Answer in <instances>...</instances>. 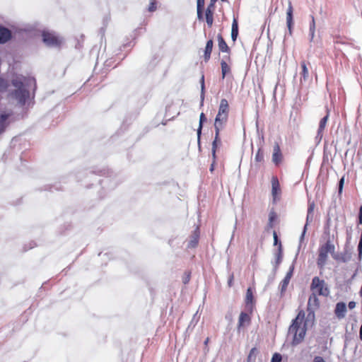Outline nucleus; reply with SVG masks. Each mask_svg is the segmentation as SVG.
<instances>
[{
	"label": "nucleus",
	"instance_id": "nucleus-1",
	"mask_svg": "<svg viewBox=\"0 0 362 362\" xmlns=\"http://www.w3.org/2000/svg\"><path fill=\"white\" fill-rule=\"evenodd\" d=\"M315 320V313L310 312L305 317V313L303 310H300L296 317L292 321L289 327V333L293 334L291 344L296 346L301 343L306 334L307 329L309 325H313Z\"/></svg>",
	"mask_w": 362,
	"mask_h": 362
},
{
	"label": "nucleus",
	"instance_id": "nucleus-2",
	"mask_svg": "<svg viewBox=\"0 0 362 362\" xmlns=\"http://www.w3.org/2000/svg\"><path fill=\"white\" fill-rule=\"evenodd\" d=\"M12 84L16 88L11 93L12 97L17 100L20 105L23 106L30 95L29 91L25 89V87H31L32 86L35 87V79L31 76L19 75L12 80Z\"/></svg>",
	"mask_w": 362,
	"mask_h": 362
},
{
	"label": "nucleus",
	"instance_id": "nucleus-3",
	"mask_svg": "<svg viewBox=\"0 0 362 362\" xmlns=\"http://www.w3.org/2000/svg\"><path fill=\"white\" fill-rule=\"evenodd\" d=\"M310 291L312 293L325 298L329 296L330 293L327 284L325 280L320 279L318 276L313 278L310 284Z\"/></svg>",
	"mask_w": 362,
	"mask_h": 362
},
{
	"label": "nucleus",
	"instance_id": "nucleus-4",
	"mask_svg": "<svg viewBox=\"0 0 362 362\" xmlns=\"http://www.w3.org/2000/svg\"><path fill=\"white\" fill-rule=\"evenodd\" d=\"M41 36L47 47L59 48L63 43V38L54 31L42 30Z\"/></svg>",
	"mask_w": 362,
	"mask_h": 362
},
{
	"label": "nucleus",
	"instance_id": "nucleus-5",
	"mask_svg": "<svg viewBox=\"0 0 362 362\" xmlns=\"http://www.w3.org/2000/svg\"><path fill=\"white\" fill-rule=\"evenodd\" d=\"M334 245L330 240H327L324 245L320 247L317 264L320 269H322L325 265L328 258V254L334 253Z\"/></svg>",
	"mask_w": 362,
	"mask_h": 362
},
{
	"label": "nucleus",
	"instance_id": "nucleus-6",
	"mask_svg": "<svg viewBox=\"0 0 362 362\" xmlns=\"http://www.w3.org/2000/svg\"><path fill=\"white\" fill-rule=\"evenodd\" d=\"M318 295L315 294L314 293H311L308 298V308L307 310L308 311V313L310 312H313L314 310L319 308L320 305V302L318 298Z\"/></svg>",
	"mask_w": 362,
	"mask_h": 362
},
{
	"label": "nucleus",
	"instance_id": "nucleus-7",
	"mask_svg": "<svg viewBox=\"0 0 362 362\" xmlns=\"http://www.w3.org/2000/svg\"><path fill=\"white\" fill-rule=\"evenodd\" d=\"M283 161V154L281 153L279 144L276 142L273 148L272 162L275 165L279 166Z\"/></svg>",
	"mask_w": 362,
	"mask_h": 362
},
{
	"label": "nucleus",
	"instance_id": "nucleus-8",
	"mask_svg": "<svg viewBox=\"0 0 362 362\" xmlns=\"http://www.w3.org/2000/svg\"><path fill=\"white\" fill-rule=\"evenodd\" d=\"M272 182V194L274 201H275L277 197L281 194V190L280 187V184L279 182V179L276 176H273L271 180Z\"/></svg>",
	"mask_w": 362,
	"mask_h": 362
},
{
	"label": "nucleus",
	"instance_id": "nucleus-9",
	"mask_svg": "<svg viewBox=\"0 0 362 362\" xmlns=\"http://www.w3.org/2000/svg\"><path fill=\"white\" fill-rule=\"evenodd\" d=\"M245 305L250 314H252L255 307V299L252 289L250 287L247 289L245 296Z\"/></svg>",
	"mask_w": 362,
	"mask_h": 362
},
{
	"label": "nucleus",
	"instance_id": "nucleus-10",
	"mask_svg": "<svg viewBox=\"0 0 362 362\" xmlns=\"http://www.w3.org/2000/svg\"><path fill=\"white\" fill-rule=\"evenodd\" d=\"M221 129H219L218 127L215 128V138H214V141L212 142V149H211L212 158H214V159L216 158V153L218 146L221 144V139L219 137Z\"/></svg>",
	"mask_w": 362,
	"mask_h": 362
},
{
	"label": "nucleus",
	"instance_id": "nucleus-11",
	"mask_svg": "<svg viewBox=\"0 0 362 362\" xmlns=\"http://www.w3.org/2000/svg\"><path fill=\"white\" fill-rule=\"evenodd\" d=\"M199 228L197 226L196 229L193 231L190 236V240L188 243L187 247L189 248H194L198 245L199 240Z\"/></svg>",
	"mask_w": 362,
	"mask_h": 362
},
{
	"label": "nucleus",
	"instance_id": "nucleus-12",
	"mask_svg": "<svg viewBox=\"0 0 362 362\" xmlns=\"http://www.w3.org/2000/svg\"><path fill=\"white\" fill-rule=\"evenodd\" d=\"M250 322L251 317L250 314L242 312L238 319V329L240 330L241 327L249 325Z\"/></svg>",
	"mask_w": 362,
	"mask_h": 362
},
{
	"label": "nucleus",
	"instance_id": "nucleus-13",
	"mask_svg": "<svg viewBox=\"0 0 362 362\" xmlns=\"http://www.w3.org/2000/svg\"><path fill=\"white\" fill-rule=\"evenodd\" d=\"M11 31L4 27L0 26V44H4L11 39Z\"/></svg>",
	"mask_w": 362,
	"mask_h": 362
},
{
	"label": "nucleus",
	"instance_id": "nucleus-14",
	"mask_svg": "<svg viewBox=\"0 0 362 362\" xmlns=\"http://www.w3.org/2000/svg\"><path fill=\"white\" fill-rule=\"evenodd\" d=\"M293 8L291 1H288V6L287 12H286V23H287V26H288L290 34H291V33H292V26L293 24Z\"/></svg>",
	"mask_w": 362,
	"mask_h": 362
},
{
	"label": "nucleus",
	"instance_id": "nucleus-15",
	"mask_svg": "<svg viewBox=\"0 0 362 362\" xmlns=\"http://www.w3.org/2000/svg\"><path fill=\"white\" fill-rule=\"evenodd\" d=\"M346 312V305L344 302H339L336 304L334 309V314L339 319H342L345 317Z\"/></svg>",
	"mask_w": 362,
	"mask_h": 362
},
{
	"label": "nucleus",
	"instance_id": "nucleus-16",
	"mask_svg": "<svg viewBox=\"0 0 362 362\" xmlns=\"http://www.w3.org/2000/svg\"><path fill=\"white\" fill-rule=\"evenodd\" d=\"M228 119V115L226 114L218 113L216 115L214 122V128L222 129L223 124H225Z\"/></svg>",
	"mask_w": 362,
	"mask_h": 362
},
{
	"label": "nucleus",
	"instance_id": "nucleus-17",
	"mask_svg": "<svg viewBox=\"0 0 362 362\" xmlns=\"http://www.w3.org/2000/svg\"><path fill=\"white\" fill-rule=\"evenodd\" d=\"M217 40L220 52L230 53V49L221 33L217 35Z\"/></svg>",
	"mask_w": 362,
	"mask_h": 362
},
{
	"label": "nucleus",
	"instance_id": "nucleus-18",
	"mask_svg": "<svg viewBox=\"0 0 362 362\" xmlns=\"http://www.w3.org/2000/svg\"><path fill=\"white\" fill-rule=\"evenodd\" d=\"M213 47L214 41L212 39H210L206 42V47L204 49V57L205 62H208L210 59Z\"/></svg>",
	"mask_w": 362,
	"mask_h": 362
},
{
	"label": "nucleus",
	"instance_id": "nucleus-19",
	"mask_svg": "<svg viewBox=\"0 0 362 362\" xmlns=\"http://www.w3.org/2000/svg\"><path fill=\"white\" fill-rule=\"evenodd\" d=\"M229 110L230 107L228 100L225 98L221 99L220 101L218 112L221 114H226L228 115Z\"/></svg>",
	"mask_w": 362,
	"mask_h": 362
},
{
	"label": "nucleus",
	"instance_id": "nucleus-20",
	"mask_svg": "<svg viewBox=\"0 0 362 362\" xmlns=\"http://www.w3.org/2000/svg\"><path fill=\"white\" fill-rule=\"evenodd\" d=\"M221 67L222 78L223 79L228 74L231 73V69L226 61L223 59L221 61Z\"/></svg>",
	"mask_w": 362,
	"mask_h": 362
},
{
	"label": "nucleus",
	"instance_id": "nucleus-21",
	"mask_svg": "<svg viewBox=\"0 0 362 362\" xmlns=\"http://www.w3.org/2000/svg\"><path fill=\"white\" fill-rule=\"evenodd\" d=\"M329 115V111H327V115L323 118H322L321 120L320 121L319 127H318V130H317L318 135L322 136V132H324L325 127L327 125Z\"/></svg>",
	"mask_w": 362,
	"mask_h": 362
},
{
	"label": "nucleus",
	"instance_id": "nucleus-22",
	"mask_svg": "<svg viewBox=\"0 0 362 362\" xmlns=\"http://www.w3.org/2000/svg\"><path fill=\"white\" fill-rule=\"evenodd\" d=\"M238 35V24L236 18H233L231 29V37L233 41H235Z\"/></svg>",
	"mask_w": 362,
	"mask_h": 362
},
{
	"label": "nucleus",
	"instance_id": "nucleus-23",
	"mask_svg": "<svg viewBox=\"0 0 362 362\" xmlns=\"http://www.w3.org/2000/svg\"><path fill=\"white\" fill-rule=\"evenodd\" d=\"M206 118L204 113L202 112L200 115V117H199V127L197 129V136H198V142L199 143L200 141V136H201V134H202L203 123H204V122L206 121Z\"/></svg>",
	"mask_w": 362,
	"mask_h": 362
},
{
	"label": "nucleus",
	"instance_id": "nucleus-24",
	"mask_svg": "<svg viewBox=\"0 0 362 362\" xmlns=\"http://www.w3.org/2000/svg\"><path fill=\"white\" fill-rule=\"evenodd\" d=\"M277 217H278L277 214L276 213L274 209H272L269 214L268 225L270 228L274 227V222L277 219Z\"/></svg>",
	"mask_w": 362,
	"mask_h": 362
},
{
	"label": "nucleus",
	"instance_id": "nucleus-25",
	"mask_svg": "<svg viewBox=\"0 0 362 362\" xmlns=\"http://www.w3.org/2000/svg\"><path fill=\"white\" fill-rule=\"evenodd\" d=\"M258 354L257 348L254 347L250 351L247 358V362H255Z\"/></svg>",
	"mask_w": 362,
	"mask_h": 362
},
{
	"label": "nucleus",
	"instance_id": "nucleus-26",
	"mask_svg": "<svg viewBox=\"0 0 362 362\" xmlns=\"http://www.w3.org/2000/svg\"><path fill=\"white\" fill-rule=\"evenodd\" d=\"M206 21L209 27H211L214 23V13L212 11H205Z\"/></svg>",
	"mask_w": 362,
	"mask_h": 362
},
{
	"label": "nucleus",
	"instance_id": "nucleus-27",
	"mask_svg": "<svg viewBox=\"0 0 362 362\" xmlns=\"http://www.w3.org/2000/svg\"><path fill=\"white\" fill-rule=\"evenodd\" d=\"M300 66L302 69L300 74L303 76V79L305 81L308 78L309 72L307 68V64L305 61L301 62Z\"/></svg>",
	"mask_w": 362,
	"mask_h": 362
},
{
	"label": "nucleus",
	"instance_id": "nucleus-28",
	"mask_svg": "<svg viewBox=\"0 0 362 362\" xmlns=\"http://www.w3.org/2000/svg\"><path fill=\"white\" fill-rule=\"evenodd\" d=\"M264 160V152L262 148H259L255 156V161L256 163H262Z\"/></svg>",
	"mask_w": 362,
	"mask_h": 362
},
{
	"label": "nucleus",
	"instance_id": "nucleus-29",
	"mask_svg": "<svg viewBox=\"0 0 362 362\" xmlns=\"http://www.w3.org/2000/svg\"><path fill=\"white\" fill-rule=\"evenodd\" d=\"M312 21L310 24V41H313L315 37V21L313 16H311Z\"/></svg>",
	"mask_w": 362,
	"mask_h": 362
},
{
	"label": "nucleus",
	"instance_id": "nucleus-30",
	"mask_svg": "<svg viewBox=\"0 0 362 362\" xmlns=\"http://www.w3.org/2000/svg\"><path fill=\"white\" fill-rule=\"evenodd\" d=\"M10 116V115L8 114H2L0 117V129H1V131H4V128L6 127V122L7 120V119L8 118V117Z\"/></svg>",
	"mask_w": 362,
	"mask_h": 362
},
{
	"label": "nucleus",
	"instance_id": "nucleus-31",
	"mask_svg": "<svg viewBox=\"0 0 362 362\" xmlns=\"http://www.w3.org/2000/svg\"><path fill=\"white\" fill-rule=\"evenodd\" d=\"M290 282V279H288V278H284V279L281 281L280 283V287H281V292L284 291L286 290L287 288V286L288 285Z\"/></svg>",
	"mask_w": 362,
	"mask_h": 362
},
{
	"label": "nucleus",
	"instance_id": "nucleus-32",
	"mask_svg": "<svg viewBox=\"0 0 362 362\" xmlns=\"http://www.w3.org/2000/svg\"><path fill=\"white\" fill-rule=\"evenodd\" d=\"M156 0H151L150 4L148 8V11L153 12L156 10Z\"/></svg>",
	"mask_w": 362,
	"mask_h": 362
},
{
	"label": "nucleus",
	"instance_id": "nucleus-33",
	"mask_svg": "<svg viewBox=\"0 0 362 362\" xmlns=\"http://www.w3.org/2000/svg\"><path fill=\"white\" fill-rule=\"evenodd\" d=\"M282 357L281 355L279 353H275L273 354L271 362H281Z\"/></svg>",
	"mask_w": 362,
	"mask_h": 362
},
{
	"label": "nucleus",
	"instance_id": "nucleus-34",
	"mask_svg": "<svg viewBox=\"0 0 362 362\" xmlns=\"http://www.w3.org/2000/svg\"><path fill=\"white\" fill-rule=\"evenodd\" d=\"M8 87L6 81L0 78V92L5 90Z\"/></svg>",
	"mask_w": 362,
	"mask_h": 362
},
{
	"label": "nucleus",
	"instance_id": "nucleus-35",
	"mask_svg": "<svg viewBox=\"0 0 362 362\" xmlns=\"http://www.w3.org/2000/svg\"><path fill=\"white\" fill-rule=\"evenodd\" d=\"M217 1V0H211L210 4L208 5L206 11H210L214 13V8H215V4Z\"/></svg>",
	"mask_w": 362,
	"mask_h": 362
},
{
	"label": "nucleus",
	"instance_id": "nucleus-36",
	"mask_svg": "<svg viewBox=\"0 0 362 362\" xmlns=\"http://www.w3.org/2000/svg\"><path fill=\"white\" fill-rule=\"evenodd\" d=\"M344 184V176H342L339 182V194H341Z\"/></svg>",
	"mask_w": 362,
	"mask_h": 362
},
{
	"label": "nucleus",
	"instance_id": "nucleus-37",
	"mask_svg": "<svg viewBox=\"0 0 362 362\" xmlns=\"http://www.w3.org/2000/svg\"><path fill=\"white\" fill-rule=\"evenodd\" d=\"M205 0H197V10H204Z\"/></svg>",
	"mask_w": 362,
	"mask_h": 362
},
{
	"label": "nucleus",
	"instance_id": "nucleus-38",
	"mask_svg": "<svg viewBox=\"0 0 362 362\" xmlns=\"http://www.w3.org/2000/svg\"><path fill=\"white\" fill-rule=\"evenodd\" d=\"M358 257H361L362 255V233L361 235L360 240L358 245Z\"/></svg>",
	"mask_w": 362,
	"mask_h": 362
},
{
	"label": "nucleus",
	"instance_id": "nucleus-39",
	"mask_svg": "<svg viewBox=\"0 0 362 362\" xmlns=\"http://www.w3.org/2000/svg\"><path fill=\"white\" fill-rule=\"evenodd\" d=\"M293 267H291L289 271L287 272L286 275L285 276V278H288V279L291 280V277H292V275H293Z\"/></svg>",
	"mask_w": 362,
	"mask_h": 362
},
{
	"label": "nucleus",
	"instance_id": "nucleus-40",
	"mask_svg": "<svg viewBox=\"0 0 362 362\" xmlns=\"http://www.w3.org/2000/svg\"><path fill=\"white\" fill-rule=\"evenodd\" d=\"M190 279V274H187L186 276L183 278L182 281L185 284H187Z\"/></svg>",
	"mask_w": 362,
	"mask_h": 362
},
{
	"label": "nucleus",
	"instance_id": "nucleus-41",
	"mask_svg": "<svg viewBox=\"0 0 362 362\" xmlns=\"http://www.w3.org/2000/svg\"><path fill=\"white\" fill-rule=\"evenodd\" d=\"M358 223L360 224H362V205L360 206V209H359Z\"/></svg>",
	"mask_w": 362,
	"mask_h": 362
},
{
	"label": "nucleus",
	"instance_id": "nucleus-42",
	"mask_svg": "<svg viewBox=\"0 0 362 362\" xmlns=\"http://www.w3.org/2000/svg\"><path fill=\"white\" fill-rule=\"evenodd\" d=\"M313 362H325L324 358L321 356H315Z\"/></svg>",
	"mask_w": 362,
	"mask_h": 362
},
{
	"label": "nucleus",
	"instance_id": "nucleus-43",
	"mask_svg": "<svg viewBox=\"0 0 362 362\" xmlns=\"http://www.w3.org/2000/svg\"><path fill=\"white\" fill-rule=\"evenodd\" d=\"M201 83H202V95H204V76H202Z\"/></svg>",
	"mask_w": 362,
	"mask_h": 362
},
{
	"label": "nucleus",
	"instance_id": "nucleus-44",
	"mask_svg": "<svg viewBox=\"0 0 362 362\" xmlns=\"http://www.w3.org/2000/svg\"><path fill=\"white\" fill-rule=\"evenodd\" d=\"M349 309H354L356 307V303L354 301H350L348 304Z\"/></svg>",
	"mask_w": 362,
	"mask_h": 362
},
{
	"label": "nucleus",
	"instance_id": "nucleus-45",
	"mask_svg": "<svg viewBox=\"0 0 362 362\" xmlns=\"http://www.w3.org/2000/svg\"><path fill=\"white\" fill-rule=\"evenodd\" d=\"M197 17L199 19H202L203 18V10H197Z\"/></svg>",
	"mask_w": 362,
	"mask_h": 362
},
{
	"label": "nucleus",
	"instance_id": "nucleus-46",
	"mask_svg": "<svg viewBox=\"0 0 362 362\" xmlns=\"http://www.w3.org/2000/svg\"><path fill=\"white\" fill-rule=\"evenodd\" d=\"M215 163H216V159L213 158V161H212V163L211 165V167H210V171L212 173L214 170V165H215Z\"/></svg>",
	"mask_w": 362,
	"mask_h": 362
},
{
	"label": "nucleus",
	"instance_id": "nucleus-47",
	"mask_svg": "<svg viewBox=\"0 0 362 362\" xmlns=\"http://www.w3.org/2000/svg\"><path fill=\"white\" fill-rule=\"evenodd\" d=\"M273 235H274V244H276L277 241H278V236H277V234H276V231H274Z\"/></svg>",
	"mask_w": 362,
	"mask_h": 362
},
{
	"label": "nucleus",
	"instance_id": "nucleus-48",
	"mask_svg": "<svg viewBox=\"0 0 362 362\" xmlns=\"http://www.w3.org/2000/svg\"><path fill=\"white\" fill-rule=\"evenodd\" d=\"M306 227H307V225H305L304 226V230H303V231L302 233V235H301V239H303L304 238V235H305V231H306Z\"/></svg>",
	"mask_w": 362,
	"mask_h": 362
},
{
	"label": "nucleus",
	"instance_id": "nucleus-49",
	"mask_svg": "<svg viewBox=\"0 0 362 362\" xmlns=\"http://www.w3.org/2000/svg\"><path fill=\"white\" fill-rule=\"evenodd\" d=\"M359 337H360L361 340H362V324H361V326L360 327Z\"/></svg>",
	"mask_w": 362,
	"mask_h": 362
},
{
	"label": "nucleus",
	"instance_id": "nucleus-50",
	"mask_svg": "<svg viewBox=\"0 0 362 362\" xmlns=\"http://www.w3.org/2000/svg\"><path fill=\"white\" fill-rule=\"evenodd\" d=\"M209 341V337H207V338L205 339V341H204V344L206 346V345L208 344Z\"/></svg>",
	"mask_w": 362,
	"mask_h": 362
},
{
	"label": "nucleus",
	"instance_id": "nucleus-51",
	"mask_svg": "<svg viewBox=\"0 0 362 362\" xmlns=\"http://www.w3.org/2000/svg\"><path fill=\"white\" fill-rule=\"evenodd\" d=\"M313 211V207H311V206H310V207L308 209V211L310 212V211Z\"/></svg>",
	"mask_w": 362,
	"mask_h": 362
},
{
	"label": "nucleus",
	"instance_id": "nucleus-52",
	"mask_svg": "<svg viewBox=\"0 0 362 362\" xmlns=\"http://www.w3.org/2000/svg\"><path fill=\"white\" fill-rule=\"evenodd\" d=\"M228 60L230 61V57H228Z\"/></svg>",
	"mask_w": 362,
	"mask_h": 362
},
{
	"label": "nucleus",
	"instance_id": "nucleus-53",
	"mask_svg": "<svg viewBox=\"0 0 362 362\" xmlns=\"http://www.w3.org/2000/svg\"><path fill=\"white\" fill-rule=\"evenodd\" d=\"M230 283H232V279L229 281V284H230Z\"/></svg>",
	"mask_w": 362,
	"mask_h": 362
}]
</instances>
